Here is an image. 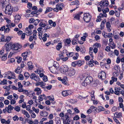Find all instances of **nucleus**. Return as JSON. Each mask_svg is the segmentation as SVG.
<instances>
[{
    "label": "nucleus",
    "mask_w": 124,
    "mask_h": 124,
    "mask_svg": "<svg viewBox=\"0 0 124 124\" xmlns=\"http://www.w3.org/2000/svg\"><path fill=\"white\" fill-rule=\"evenodd\" d=\"M7 54H5L4 55V56H2L1 59H2V61H4L7 58Z\"/></svg>",
    "instance_id": "37"
},
{
    "label": "nucleus",
    "mask_w": 124,
    "mask_h": 124,
    "mask_svg": "<svg viewBox=\"0 0 124 124\" xmlns=\"http://www.w3.org/2000/svg\"><path fill=\"white\" fill-rule=\"evenodd\" d=\"M48 69L50 71L53 73H55L56 72L57 70L56 68H54V67L52 66L51 67H49Z\"/></svg>",
    "instance_id": "14"
},
{
    "label": "nucleus",
    "mask_w": 124,
    "mask_h": 124,
    "mask_svg": "<svg viewBox=\"0 0 124 124\" xmlns=\"http://www.w3.org/2000/svg\"><path fill=\"white\" fill-rule=\"evenodd\" d=\"M93 79L92 77L91 76H88L87 77L82 83V85L83 86H86L87 85L91 84Z\"/></svg>",
    "instance_id": "1"
},
{
    "label": "nucleus",
    "mask_w": 124,
    "mask_h": 124,
    "mask_svg": "<svg viewBox=\"0 0 124 124\" xmlns=\"http://www.w3.org/2000/svg\"><path fill=\"white\" fill-rule=\"evenodd\" d=\"M103 56V53L102 51H100L99 52L98 56V58L99 59H102Z\"/></svg>",
    "instance_id": "19"
},
{
    "label": "nucleus",
    "mask_w": 124,
    "mask_h": 124,
    "mask_svg": "<svg viewBox=\"0 0 124 124\" xmlns=\"http://www.w3.org/2000/svg\"><path fill=\"white\" fill-rule=\"evenodd\" d=\"M6 47V51H9L11 49L13 50L12 43L10 42L7 44L5 45Z\"/></svg>",
    "instance_id": "9"
},
{
    "label": "nucleus",
    "mask_w": 124,
    "mask_h": 124,
    "mask_svg": "<svg viewBox=\"0 0 124 124\" xmlns=\"http://www.w3.org/2000/svg\"><path fill=\"white\" fill-rule=\"evenodd\" d=\"M22 70L20 67H17L15 71V72L17 74H20L22 72Z\"/></svg>",
    "instance_id": "23"
},
{
    "label": "nucleus",
    "mask_w": 124,
    "mask_h": 124,
    "mask_svg": "<svg viewBox=\"0 0 124 124\" xmlns=\"http://www.w3.org/2000/svg\"><path fill=\"white\" fill-rule=\"evenodd\" d=\"M88 65L90 67H92L94 65L93 64V62L91 61V60L88 62Z\"/></svg>",
    "instance_id": "44"
},
{
    "label": "nucleus",
    "mask_w": 124,
    "mask_h": 124,
    "mask_svg": "<svg viewBox=\"0 0 124 124\" xmlns=\"http://www.w3.org/2000/svg\"><path fill=\"white\" fill-rule=\"evenodd\" d=\"M12 45L13 50H17L22 47V46L18 43H12Z\"/></svg>",
    "instance_id": "5"
},
{
    "label": "nucleus",
    "mask_w": 124,
    "mask_h": 124,
    "mask_svg": "<svg viewBox=\"0 0 124 124\" xmlns=\"http://www.w3.org/2000/svg\"><path fill=\"white\" fill-rule=\"evenodd\" d=\"M106 26L107 28L108 31L109 32H110L111 31V29H110L111 26L109 22H108L106 23Z\"/></svg>",
    "instance_id": "21"
},
{
    "label": "nucleus",
    "mask_w": 124,
    "mask_h": 124,
    "mask_svg": "<svg viewBox=\"0 0 124 124\" xmlns=\"http://www.w3.org/2000/svg\"><path fill=\"white\" fill-rule=\"evenodd\" d=\"M34 91L37 92V95L40 94L42 92L40 88L38 87H37L35 89Z\"/></svg>",
    "instance_id": "17"
},
{
    "label": "nucleus",
    "mask_w": 124,
    "mask_h": 124,
    "mask_svg": "<svg viewBox=\"0 0 124 124\" xmlns=\"http://www.w3.org/2000/svg\"><path fill=\"white\" fill-rule=\"evenodd\" d=\"M13 11V7L10 5H9L6 7L5 13L6 14L10 16L12 15Z\"/></svg>",
    "instance_id": "2"
},
{
    "label": "nucleus",
    "mask_w": 124,
    "mask_h": 124,
    "mask_svg": "<svg viewBox=\"0 0 124 124\" xmlns=\"http://www.w3.org/2000/svg\"><path fill=\"white\" fill-rule=\"evenodd\" d=\"M18 79L21 80H23L24 79V77L22 74H20L18 76Z\"/></svg>",
    "instance_id": "43"
},
{
    "label": "nucleus",
    "mask_w": 124,
    "mask_h": 124,
    "mask_svg": "<svg viewBox=\"0 0 124 124\" xmlns=\"http://www.w3.org/2000/svg\"><path fill=\"white\" fill-rule=\"evenodd\" d=\"M91 84L92 85L93 87L96 86L97 85V82H96V81H92V82H91Z\"/></svg>",
    "instance_id": "33"
},
{
    "label": "nucleus",
    "mask_w": 124,
    "mask_h": 124,
    "mask_svg": "<svg viewBox=\"0 0 124 124\" xmlns=\"http://www.w3.org/2000/svg\"><path fill=\"white\" fill-rule=\"evenodd\" d=\"M0 121L2 124H9L11 122L10 120L8 119L7 120H6L4 119H1Z\"/></svg>",
    "instance_id": "12"
},
{
    "label": "nucleus",
    "mask_w": 124,
    "mask_h": 124,
    "mask_svg": "<svg viewBox=\"0 0 124 124\" xmlns=\"http://www.w3.org/2000/svg\"><path fill=\"white\" fill-rule=\"evenodd\" d=\"M74 54L73 52L69 53L68 52V53L67 54V56L68 57H71L73 56Z\"/></svg>",
    "instance_id": "32"
},
{
    "label": "nucleus",
    "mask_w": 124,
    "mask_h": 124,
    "mask_svg": "<svg viewBox=\"0 0 124 124\" xmlns=\"http://www.w3.org/2000/svg\"><path fill=\"white\" fill-rule=\"evenodd\" d=\"M41 21H42L41 20L40 21L38 19L35 20V21L34 22V24L36 25L38 24L39 22H40Z\"/></svg>",
    "instance_id": "34"
},
{
    "label": "nucleus",
    "mask_w": 124,
    "mask_h": 124,
    "mask_svg": "<svg viewBox=\"0 0 124 124\" xmlns=\"http://www.w3.org/2000/svg\"><path fill=\"white\" fill-rule=\"evenodd\" d=\"M78 39L74 38L73 39L72 41V43L73 45H75L77 44V41H78Z\"/></svg>",
    "instance_id": "27"
},
{
    "label": "nucleus",
    "mask_w": 124,
    "mask_h": 124,
    "mask_svg": "<svg viewBox=\"0 0 124 124\" xmlns=\"http://www.w3.org/2000/svg\"><path fill=\"white\" fill-rule=\"evenodd\" d=\"M68 66L66 65H64L60 69V70L62 73L65 74L68 72Z\"/></svg>",
    "instance_id": "6"
},
{
    "label": "nucleus",
    "mask_w": 124,
    "mask_h": 124,
    "mask_svg": "<svg viewBox=\"0 0 124 124\" xmlns=\"http://www.w3.org/2000/svg\"><path fill=\"white\" fill-rule=\"evenodd\" d=\"M11 39V38L9 36H8L5 39V42H9Z\"/></svg>",
    "instance_id": "40"
},
{
    "label": "nucleus",
    "mask_w": 124,
    "mask_h": 124,
    "mask_svg": "<svg viewBox=\"0 0 124 124\" xmlns=\"http://www.w3.org/2000/svg\"><path fill=\"white\" fill-rule=\"evenodd\" d=\"M19 118L18 116L17 115H15L13 117V119L14 121H18L19 120Z\"/></svg>",
    "instance_id": "41"
},
{
    "label": "nucleus",
    "mask_w": 124,
    "mask_h": 124,
    "mask_svg": "<svg viewBox=\"0 0 124 124\" xmlns=\"http://www.w3.org/2000/svg\"><path fill=\"white\" fill-rule=\"evenodd\" d=\"M39 100L42 101L43 100V98L41 95H40L39 96Z\"/></svg>",
    "instance_id": "59"
},
{
    "label": "nucleus",
    "mask_w": 124,
    "mask_h": 124,
    "mask_svg": "<svg viewBox=\"0 0 124 124\" xmlns=\"http://www.w3.org/2000/svg\"><path fill=\"white\" fill-rule=\"evenodd\" d=\"M108 4V2L107 0H102L100 2V5L101 8L107 6Z\"/></svg>",
    "instance_id": "7"
},
{
    "label": "nucleus",
    "mask_w": 124,
    "mask_h": 124,
    "mask_svg": "<svg viewBox=\"0 0 124 124\" xmlns=\"http://www.w3.org/2000/svg\"><path fill=\"white\" fill-rule=\"evenodd\" d=\"M42 31L38 32L39 37L41 40L42 38Z\"/></svg>",
    "instance_id": "49"
},
{
    "label": "nucleus",
    "mask_w": 124,
    "mask_h": 124,
    "mask_svg": "<svg viewBox=\"0 0 124 124\" xmlns=\"http://www.w3.org/2000/svg\"><path fill=\"white\" fill-rule=\"evenodd\" d=\"M76 63L77 65L79 66H81L82 65V63L80 60H79L78 61H76Z\"/></svg>",
    "instance_id": "39"
},
{
    "label": "nucleus",
    "mask_w": 124,
    "mask_h": 124,
    "mask_svg": "<svg viewBox=\"0 0 124 124\" xmlns=\"http://www.w3.org/2000/svg\"><path fill=\"white\" fill-rule=\"evenodd\" d=\"M91 16L88 13L84 14L83 19L84 21L86 23L89 22L91 20Z\"/></svg>",
    "instance_id": "3"
},
{
    "label": "nucleus",
    "mask_w": 124,
    "mask_h": 124,
    "mask_svg": "<svg viewBox=\"0 0 124 124\" xmlns=\"http://www.w3.org/2000/svg\"><path fill=\"white\" fill-rule=\"evenodd\" d=\"M101 73L102 76V78H105L106 77V74L105 72L104 71H101Z\"/></svg>",
    "instance_id": "45"
},
{
    "label": "nucleus",
    "mask_w": 124,
    "mask_h": 124,
    "mask_svg": "<svg viewBox=\"0 0 124 124\" xmlns=\"http://www.w3.org/2000/svg\"><path fill=\"white\" fill-rule=\"evenodd\" d=\"M62 94L63 96H65L68 95H71V93L70 91L68 90L62 91Z\"/></svg>",
    "instance_id": "10"
},
{
    "label": "nucleus",
    "mask_w": 124,
    "mask_h": 124,
    "mask_svg": "<svg viewBox=\"0 0 124 124\" xmlns=\"http://www.w3.org/2000/svg\"><path fill=\"white\" fill-rule=\"evenodd\" d=\"M22 113L25 115L26 117L28 118L30 117V115L27 112L25 111V110H23L22 111Z\"/></svg>",
    "instance_id": "28"
},
{
    "label": "nucleus",
    "mask_w": 124,
    "mask_h": 124,
    "mask_svg": "<svg viewBox=\"0 0 124 124\" xmlns=\"http://www.w3.org/2000/svg\"><path fill=\"white\" fill-rule=\"evenodd\" d=\"M9 4V0H0V6L3 8L6 7Z\"/></svg>",
    "instance_id": "4"
},
{
    "label": "nucleus",
    "mask_w": 124,
    "mask_h": 124,
    "mask_svg": "<svg viewBox=\"0 0 124 124\" xmlns=\"http://www.w3.org/2000/svg\"><path fill=\"white\" fill-rule=\"evenodd\" d=\"M30 77L31 79H34L36 81H39L40 80L39 76L36 75L34 73L31 74Z\"/></svg>",
    "instance_id": "8"
},
{
    "label": "nucleus",
    "mask_w": 124,
    "mask_h": 124,
    "mask_svg": "<svg viewBox=\"0 0 124 124\" xmlns=\"http://www.w3.org/2000/svg\"><path fill=\"white\" fill-rule=\"evenodd\" d=\"M4 103L5 104L8 105L9 104V101L8 100H6L4 101Z\"/></svg>",
    "instance_id": "63"
},
{
    "label": "nucleus",
    "mask_w": 124,
    "mask_h": 124,
    "mask_svg": "<svg viewBox=\"0 0 124 124\" xmlns=\"http://www.w3.org/2000/svg\"><path fill=\"white\" fill-rule=\"evenodd\" d=\"M65 79H66V80H67V77H65L64 78L62 79V82L65 85H68V84L66 81V80Z\"/></svg>",
    "instance_id": "24"
},
{
    "label": "nucleus",
    "mask_w": 124,
    "mask_h": 124,
    "mask_svg": "<svg viewBox=\"0 0 124 124\" xmlns=\"http://www.w3.org/2000/svg\"><path fill=\"white\" fill-rule=\"evenodd\" d=\"M71 42V40L69 39H67L66 40V43H67L68 44H69Z\"/></svg>",
    "instance_id": "61"
},
{
    "label": "nucleus",
    "mask_w": 124,
    "mask_h": 124,
    "mask_svg": "<svg viewBox=\"0 0 124 124\" xmlns=\"http://www.w3.org/2000/svg\"><path fill=\"white\" fill-rule=\"evenodd\" d=\"M115 54L117 56L119 55V52L117 50H115L114 51Z\"/></svg>",
    "instance_id": "60"
},
{
    "label": "nucleus",
    "mask_w": 124,
    "mask_h": 124,
    "mask_svg": "<svg viewBox=\"0 0 124 124\" xmlns=\"http://www.w3.org/2000/svg\"><path fill=\"white\" fill-rule=\"evenodd\" d=\"M10 30V29L9 28H7L5 29L4 32L6 33H8Z\"/></svg>",
    "instance_id": "56"
},
{
    "label": "nucleus",
    "mask_w": 124,
    "mask_h": 124,
    "mask_svg": "<svg viewBox=\"0 0 124 124\" xmlns=\"http://www.w3.org/2000/svg\"><path fill=\"white\" fill-rule=\"evenodd\" d=\"M14 109L17 112H19L20 110V108L17 106L15 107Z\"/></svg>",
    "instance_id": "47"
},
{
    "label": "nucleus",
    "mask_w": 124,
    "mask_h": 124,
    "mask_svg": "<svg viewBox=\"0 0 124 124\" xmlns=\"http://www.w3.org/2000/svg\"><path fill=\"white\" fill-rule=\"evenodd\" d=\"M28 53V52H26L22 54V56L23 57V59L24 60H26V58L27 57Z\"/></svg>",
    "instance_id": "16"
},
{
    "label": "nucleus",
    "mask_w": 124,
    "mask_h": 124,
    "mask_svg": "<svg viewBox=\"0 0 124 124\" xmlns=\"http://www.w3.org/2000/svg\"><path fill=\"white\" fill-rule=\"evenodd\" d=\"M50 25V26L48 25L47 26L44 28L43 30V31H44V32H46V30L51 28L52 27V26L51 25Z\"/></svg>",
    "instance_id": "35"
},
{
    "label": "nucleus",
    "mask_w": 124,
    "mask_h": 124,
    "mask_svg": "<svg viewBox=\"0 0 124 124\" xmlns=\"http://www.w3.org/2000/svg\"><path fill=\"white\" fill-rule=\"evenodd\" d=\"M13 95L14 99L16 100L18 98V96L16 94L14 93L13 94Z\"/></svg>",
    "instance_id": "58"
},
{
    "label": "nucleus",
    "mask_w": 124,
    "mask_h": 124,
    "mask_svg": "<svg viewBox=\"0 0 124 124\" xmlns=\"http://www.w3.org/2000/svg\"><path fill=\"white\" fill-rule=\"evenodd\" d=\"M75 73V70L73 69H71L68 71V75L70 76H73Z\"/></svg>",
    "instance_id": "11"
},
{
    "label": "nucleus",
    "mask_w": 124,
    "mask_h": 124,
    "mask_svg": "<svg viewBox=\"0 0 124 124\" xmlns=\"http://www.w3.org/2000/svg\"><path fill=\"white\" fill-rule=\"evenodd\" d=\"M71 4L72 5H78L79 4V1L76 0L71 2Z\"/></svg>",
    "instance_id": "25"
},
{
    "label": "nucleus",
    "mask_w": 124,
    "mask_h": 124,
    "mask_svg": "<svg viewBox=\"0 0 124 124\" xmlns=\"http://www.w3.org/2000/svg\"><path fill=\"white\" fill-rule=\"evenodd\" d=\"M101 44L100 43H96L95 44H94L93 46V47H95L96 48H98L99 47H100Z\"/></svg>",
    "instance_id": "31"
},
{
    "label": "nucleus",
    "mask_w": 124,
    "mask_h": 124,
    "mask_svg": "<svg viewBox=\"0 0 124 124\" xmlns=\"http://www.w3.org/2000/svg\"><path fill=\"white\" fill-rule=\"evenodd\" d=\"M35 21V20L33 18H31L29 20V22L30 23H34Z\"/></svg>",
    "instance_id": "51"
},
{
    "label": "nucleus",
    "mask_w": 124,
    "mask_h": 124,
    "mask_svg": "<svg viewBox=\"0 0 124 124\" xmlns=\"http://www.w3.org/2000/svg\"><path fill=\"white\" fill-rule=\"evenodd\" d=\"M116 88H115V94L117 95H119L120 94V91L119 90H117Z\"/></svg>",
    "instance_id": "42"
},
{
    "label": "nucleus",
    "mask_w": 124,
    "mask_h": 124,
    "mask_svg": "<svg viewBox=\"0 0 124 124\" xmlns=\"http://www.w3.org/2000/svg\"><path fill=\"white\" fill-rule=\"evenodd\" d=\"M14 108L11 105H8V107H6L7 109H8V112L9 113H11L12 112L11 110H13Z\"/></svg>",
    "instance_id": "15"
},
{
    "label": "nucleus",
    "mask_w": 124,
    "mask_h": 124,
    "mask_svg": "<svg viewBox=\"0 0 124 124\" xmlns=\"http://www.w3.org/2000/svg\"><path fill=\"white\" fill-rule=\"evenodd\" d=\"M112 33H109L107 34V35H106L105 36H104V37L106 38H109L111 37H112Z\"/></svg>",
    "instance_id": "36"
},
{
    "label": "nucleus",
    "mask_w": 124,
    "mask_h": 124,
    "mask_svg": "<svg viewBox=\"0 0 124 124\" xmlns=\"http://www.w3.org/2000/svg\"><path fill=\"white\" fill-rule=\"evenodd\" d=\"M98 110L100 111H104V108L101 106H100L98 107Z\"/></svg>",
    "instance_id": "46"
},
{
    "label": "nucleus",
    "mask_w": 124,
    "mask_h": 124,
    "mask_svg": "<svg viewBox=\"0 0 124 124\" xmlns=\"http://www.w3.org/2000/svg\"><path fill=\"white\" fill-rule=\"evenodd\" d=\"M53 8L51 7H47L46 8V10L45 12V14H46L48 12H50L52 10Z\"/></svg>",
    "instance_id": "30"
},
{
    "label": "nucleus",
    "mask_w": 124,
    "mask_h": 124,
    "mask_svg": "<svg viewBox=\"0 0 124 124\" xmlns=\"http://www.w3.org/2000/svg\"><path fill=\"white\" fill-rule=\"evenodd\" d=\"M113 119L114 121L116 122L117 124H120V123L119 122L118 120H117L116 118H114Z\"/></svg>",
    "instance_id": "57"
},
{
    "label": "nucleus",
    "mask_w": 124,
    "mask_h": 124,
    "mask_svg": "<svg viewBox=\"0 0 124 124\" xmlns=\"http://www.w3.org/2000/svg\"><path fill=\"white\" fill-rule=\"evenodd\" d=\"M119 73L117 71L114 72L113 73V76L115 77L117 76L118 75Z\"/></svg>",
    "instance_id": "48"
},
{
    "label": "nucleus",
    "mask_w": 124,
    "mask_h": 124,
    "mask_svg": "<svg viewBox=\"0 0 124 124\" xmlns=\"http://www.w3.org/2000/svg\"><path fill=\"white\" fill-rule=\"evenodd\" d=\"M40 114L41 116L45 117L47 116L48 113L45 111H43L40 113Z\"/></svg>",
    "instance_id": "22"
},
{
    "label": "nucleus",
    "mask_w": 124,
    "mask_h": 124,
    "mask_svg": "<svg viewBox=\"0 0 124 124\" xmlns=\"http://www.w3.org/2000/svg\"><path fill=\"white\" fill-rule=\"evenodd\" d=\"M25 77H29L30 76V74L28 72H25L24 74Z\"/></svg>",
    "instance_id": "53"
},
{
    "label": "nucleus",
    "mask_w": 124,
    "mask_h": 124,
    "mask_svg": "<svg viewBox=\"0 0 124 124\" xmlns=\"http://www.w3.org/2000/svg\"><path fill=\"white\" fill-rule=\"evenodd\" d=\"M114 69L116 71H118L120 69V68L118 65H116L114 67Z\"/></svg>",
    "instance_id": "50"
},
{
    "label": "nucleus",
    "mask_w": 124,
    "mask_h": 124,
    "mask_svg": "<svg viewBox=\"0 0 124 124\" xmlns=\"http://www.w3.org/2000/svg\"><path fill=\"white\" fill-rule=\"evenodd\" d=\"M21 17L19 15H16L15 17L14 21L16 22H18L20 20Z\"/></svg>",
    "instance_id": "20"
},
{
    "label": "nucleus",
    "mask_w": 124,
    "mask_h": 124,
    "mask_svg": "<svg viewBox=\"0 0 124 124\" xmlns=\"http://www.w3.org/2000/svg\"><path fill=\"white\" fill-rule=\"evenodd\" d=\"M47 119L46 118H43L41 119L40 121L39 122V124H43V122L44 121L46 120Z\"/></svg>",
    "instance_id": "52"
},
{
    "label": "nucleus",
    "mask_w": 124,
    "mask_h": 124,
    "mask_svg": "<svg viewBox=\"0 0 124 124\" xmlns=\"http://www.w3.org/2000/svg\"><path fill=\"white\" fill-rule=\"evenodd\" d=\"M82 13V12L81 13H79L77 14H74L73 15L74 18L76 19L77 20H79L80 17V15Z\"/></svg>",
    "instance_id": "18"
},
{
    "label": "nucleus",
    "mask_w": 124,
    "mask_h": 124,
    "mask_svg": "<svg viewBox=\"0 0 124 124\" xmlns=\"http://www.w3.org/2000/svg\"><path fill=\"white\" fill-rule=\"evenodd\" d=\"M62 47V45L61 43H59L56 46V49L57 50H59Z\"/></svg>",
    "instance_id": "29"
},
{
    "label": "nucleus",
    "mask_w": 124,
    "mask_h": 124,
    "mask_svg": "<svg viewBox=\"0 0 124 124\" xmlns=\"http://www.w3.org/2000/svg\"><path fill=\"white\" fill-rule=\"evenodd\" d=\"M22 58L21 57H19L17 59V62L18 63H20L21 61L22 60Z\"/></svg>",
    "instance_id": "62"
},
{
    "label": "nucleus",
    "mask_w": 124,
    "mask_h": 124,
    "mask_svg": "<svg viewBox=\"0 0 124 124\" xmlns=\"http://www.w3.org/2000/svg\"><path fill=\"white\" fill-rule=\"evenodd\" d=\"M105 50L107 52H108L110 51V47L108 46H107L105 49Z\"/></svg>",
    "instance_id": "54"
},
{
    "label": "nucleus",
    "mask_w": 124,
    "mask_h": 124,
    "mask_svg": "<svg viewBox=\"0 0 124 124\" xmlns=\"http://www.w3.org/2000/svg\"><path fill=\"white\" fill-rule=\"evenodd\" d=\"M27 5V7L28 8H31L32 7V4L31 3L28 2Z\"/></svg>",
    "instance_id": "55"
},
{
    "label": "nucleus",
    "mask_w": 124,
    "mask_h": 124,
    "mask_svg": "<svg viewBox=\"0 0 124 124\" xmlns=\"http://www.w3.org/2000/svg\"><path fill=\"white\" fill-rule=\"evenodd\" d=\"M115 117L117 118H119L122 116V113H118V112H116L114 114Z\"/></svg>",
    "instance_id": "26"
},
{
    "label": "nucleus",
    "mask_w": 124,
    "mask_h": 124,
    "mask_svg": "<svg viewBox=\"0 0 124 124\" xmlns=\"http://www.w3.org/2000/svg\"><path fill=\"white\" fill-rule=\"evenodd\" d=\"M56 124H61L60 120L59 119L55 120Z\"/></svg>",
    "instance_id": "64"
},
{
    "label": "nucleus",
    "mask_w": 124,
    "mask_h": 124,
    "mask_svg": "<svg viewBox=\"0 0 124 124\" xmlns=\"http://www.w3.org/2000/svg\"><path fill=\"white\" fill-rule=\"evenodd\" d=\"M39 25L40 27L44 28L46 26V24L44 23L40 22Z\"/></svg>",
    "instance_id": "38"
},
{
    "label": "nucleus",
    "mask_w": 124,
    "mask_h": 124,
    "mask_svg": "<svg viewBox=\"0 0 124 124\" xmlns=\"http://www.w3.org/2000/svg\"><path fill=\"white\" fill-rule=\"evenodd\" d=\"M63 122L64 124H73L72 120L69 119L68 120L67 119L63 120Z\"/></svg>",
    "instance_id": "13"
}]
</instances>
